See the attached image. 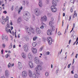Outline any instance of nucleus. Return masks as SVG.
<instances>
[{"mask_svg": "<svg viewBox=\"0 0 78 78\" xmlns=\"http://www.w3.org/2000/svg\"><path fill=\"white\" fill-rule=\"evenodd\" d=\"M74 78H78V75H77V74H76L74 75Z\"/></svg>", "mask_w": 78, "mask_h": 78, "instance_id": "nucleus-39", "label": "nucleus"}, {"mask_svg": "<svg viewBox=\"0 0 78 78\" xmlns=\"http://www.w3.org/2000/svg\"><path fill=\"white\" fill-rule=\"evenodd\" d=\"M44 48V46H42L40 49V51H42V50H43V49Z\"/></svg>", "mask_w": 78, "mask_h": 78, "instance_id": "nucleus-33", "label": "nucleus"}, {"mask_svg": "<svg viewBox=\"0 0 78 78\" xmlns=\"http://www.w3.org/2000/svg\"><path fill=\"white\" fill-rule=\"evenodd\" d=\"M47 17L46 16H44L41 17V20L42 22H45V21H47Z\"/></svg>", "mask_w": 78, "mask_h": 78, "instance_id": "nucleus-12", "label": "nucleus"}, {"mask_svg": "<svg viewBox=\"0 0 78 78\" xmlns=\"http://www.w3.org/2000/svg\"><path fill=\"white\" fill-rule=\"evenodd\" d=\"M47 34L48 35H51L52 33H51V31L50 30H48L47 31Z\"/></svg>", "mask_w": 78, "mask_h": 78, "instance_id": "nucleus-21", "label": "nucleus"}, {"mask_svg": "<svg viewBox=\"0 0 78 78\" xmlns=\"http://www.w3.org/2000/svg\"><path fill=\"white\" fill-rule=\"evenodd\" d=\"M22 75L23 78H26V77L27 76V75H28L27 72L25 71H23L22 73Z\"/></svg>", "mask_w": 78, "mask_h": 78, "instance_id": "nucleus-7", "label": "nucleus"}, {"mask_svg": "<svg viewBox=\"0 0 78 78\" xmlns=\"http://www.w3.org/2000/svg\"><path fill=\"white\" fill-rule=\"evenodd\" d=\"M2 20H1V22L2 25H4L5 23V21H3L4 20H5V17H3V16L2 17Z\"/></svg>", "mask_w": 78, "mask_h": 78, "instance_id": "nucleus-18", "label": "nucleus"}, {"mask_svg": "<svg viewBox=\"0 0 78 78\" xmlns=\"http://www.w3.org/2000/svg\"><path fill=\"white\" fill-rule=\"evenodd\" d=\"M76 38V36H73V39H75Z\"/></svg>", "mask_w": 78, "mask_h": 78, "instance_id": "nucleus-45", "label": "nucleus"}, {"mask_svg": "<svg viewBox=\"0 0 78 78\" xmlns=\"http://www.w3.org/2000/svg\"><path fill=\"white\" fill-rule=\"evenodd\" d=\"M51 11L53 12H56V11H57V9L56 8L53 6H51Z\"/></svg>", "mask_w": 78, "mask_h": 78, "instance_id": "nucleus-8", "label": "nucleus"}, {"mask_svg": "<svg viewBox=\"0 0 78 78\" xmlns=\"http://www.w3.org/2000/svg\"><path fill=\"white\" fill-rule=\"evenodd\" d=\"M26 30L27 33V34H31V32L32 33H34V29L32 27H30V29L28 27H26Z\"/></svg>", "mask_w": 78, "mask_h": 78, "instance_id": "nucleus-1", "label": "nucleus"}, {"mask_svg": "<svg viewBox=\"0 0 78 78\" xmlns=\"http://www.w3.org/2000/svg\"><path fill=\"white\" fill-rule=\"evenodd\" d=\"M37 39V37L36 36V37H33V41H36V39Z\"/></svg>", "mask_w": 78, "mask_h": 78, "instance_id": "nucleus-35", "label": "nucleus"}, {"mask_svg": "<svg viewBox=\"0 0 78 78\" xmlns=\"http://www.w3.org/2000/svg\"><path fill=\"white\" fill-rule=\"evenodd\" d=\"M77 15L76 13H74L73 16H75V17H76Z\"/></svg>", "mask_w": 78, "mask_h": 78, "instance_id": "nucleus-55", "label": "nucleus"}, {"mask_svg": "<svg viewBox=\"0 0 78 78\" xmlns=\"http://www.w3.org/2000/svg\"><path fill=\"white\" fill-rule=\"evenodd\" d=\"M47 41L49 45H51L52 44V42H51V37H48L47 38Z\"/></svg>", "mask_w": 78, "mask_h": 78, "instance_id": "nucleus-10", "label": "nucleus"}, {"mask_svg": "<svg viewBox=\"0 0 78 78\" xmlns=\"http://www.w3.org/2000/svg\"><path fill=\"white\" fill-rule=\"evenodd\" d=\"M10 27H9V25L8 24H7L6 26H5V30L7 33H10L11 34H12V32H11V30L9 29Z\"/></svg>", "mask_w": 78, "mask_h": 78, "instance_id": "nucleus-4", "label": "nucleus"}, {"mask_svg": "<svg viewBox=\"0 0 78 78\" xmlns=\"http://www.w3.org/2000/svg\"><path fill=\"white\" fill-rule=\"evenodd\" d=\"M22 21V19L21 18V17H19L18 19L17 20V22L18 23H19V22H20Z\"/></svg>", "mask_w": 78, "mask_h": 78, "instance_id": "nucleus-26", "label": "nucleus"}, {"mask_svg": "<svg viewBox=\"0 0 78 78\" xmlns=\"http://www.w3.org/2000/svg\"><path fill=\"white\" fill-rule=\"evenodd\" d=\"M2 47L3 48H5V44H2Z\"/></svg>", "mask_w": 78, "mask_h": 78, "instance_id": "nucleus-49", "label": "nucleus"}, {"mask_svg": "<svg viewBox=\"0 0 78 78\" xmlns=\"http://www.w3.org/2000/svg\"><path fill=\"white\" fill-rule=\"evenodd\" d=\"M18 68L20 70H21L22 69V63H21L20 62H18Z\"/></svg>", "mask_w": 78, "mask_h": 78, "instance_id": "nucleus-13", "label": "nucleus"}, {"mask_svg": "<svg viewBox=\"0 0 78 78\" xmlns=\"http://www.w3.org/2000/svg\"><path fill=\"white\" fill-rule=\"evenodd\" d=\"M5 76H8L9 75V72L8 70H5Z\"/></svg>", "mask_w": 78, "mask_h": 78, "instance_id": "nucleus-19", "label": "nucleus"}, {"mask_svg": "<svg viewBox=\"0 0 78 78\" xmlns=\"http://www.w3.org/2000/svg\"><path fill=\"white\" fill-rule=\"evenodd\" d=\"M71 3H74V0H70Z\"/></svg>", "mask_w": 78, "mask_h": 78, "instance_id": "nucleus-43", "label": "nucleus"}, {"mask_svg": "<svg viewBox=\"0 0 78 78\" xmlns=\"http://www.w3.org/2000/svg\"><path fill=\"white\" fill-rule=\"evenodd\" d=\"M12 34L13 36H14L15 35V33H14L13 31H12Z\"/></svg>", "mask_w": 78, "mask_h": 78, "instance_id": "nucleus-53", "label": "nucleus"}, {"mask_svg": "<svg viewBox=\"0 0 78 78\" xmlns=\"http://www.w3.org/2000/svg\"><path fill=\"white\" fill-rule=\"evenodd\" d=\"M1 78H5V76H2L1 77Z\"/></svg>", "mask_w": 78, "mask_h": 78, "instance_id": "nucleus-64", "label": "nucleus"}, {"mask_svg": "<svg viewBox=\"0 0 78 78\" xmlns=\"http://www.w3.org/2000/svg\"><path fill=\"white\" fill-rule=\"evenodd\" d=\"M12 47V43H11L10 45L9 46V49H11Z\"/></svg>", "mask_w": 78, "mask_h": 78, "instance_id": "nucleus-36", "label": "nucleus"}, {"mask_svg": "<svg viewBox=\"0 0 78 78\" xmlns=\"http://www.w3.org/2000/svg\"><path fill=\"white\" fill-rule=\"evenodd\" d=\"M71 66V63L69 64L68 66V68H70V66Z\"/></svg>", "mask_w": 78, "mask_h": 78, "instance_id": "nucleus-50", "label": "nucleus"}, {"mask_svg": "<svg viewBox=\"0 0 78 78\" xmlns=\"http://www.w3.org/2000/svg\"><path fill=\"white\" fill-rule=\"evenodd\" d=\"M35 73H34L32 76V77L33 78H38V77H37V76H39L40 75V74H39V73L38 72V71L37 70H35Z\"/></svg>", "mask_w": 78, "mask_h": 78, "instance_id": "nucleus-5", "label": "nucleus"}, {"mask_svg": "<svg viewBox=\"0 0 78 78\" xmlns=\"http://www.w3.org/2000/svg\"><path fill=\"white\" fill-rule=\"evenodd\" d=\"M8 68H10L11 67H12V64L11 63H9L8 65Z\"/></svg>", "mask_w": 78, "mask_h": 78, "instance_id": "nucleus-31", "label": "nucleus"}, {"mask_svg": "<svg viewBox=\"0 0 78 78\" xmlns=\"http://www.w3.org/2000/svg\"><path fill=\"white\" fill-rule=\"evenodd\" d=\"M55 29V27L52 26L51 27V31H54Z\"/></svg>", "mask_w": 78, "mask_h": 78, "instance_id": "nucleus-29", "label": "nucleus"}, {"mask_svg": "<svg viewBox=\"0 0 78 78\" xmlns=\"http://www.w3.org/2000/svg\"><path fill=\"white\" fill-rule=\"evenodd\" d=\"M39 7L41 8L43 6V3H42V1H40L39 2Z\"/></svg>", "mask_w": 78, "mask_h": 78, "instance_id": "nucleus-20", "label": "nucleus"}, {"mask_svg": "<svg viewBox=\"0 0 78 78\" xmlns=\"http://www.w3.org/2000/svg\"><path fill=\"white\" fill-rule=\"evenodd\" d=\"M36 32L37 34H40L41 33V31L40 30V29L38 27H37L36 29Z\"/></svg>", "mask_w": 78, "mask_h": 78, "instance_id": "nucleus-14", "label": "nucleus"}, {"mask_svg": "<svg viewBox=\"0 0 78 78\" xmlns=\"http://www.w3.org/2000/svg\"><path fill=\"white\" fill-rule=\"evenodd\" d=\"M71 40H70L69 41V44H70V42H71Z\"/></svg>", "mask_w": 78, "mask_h": 78, "instance_id": "nucleus-62", "label": "nucleus"}, {"mask_svg": "<svg viewBox=\"0 0 78 78\" xmlns=\"http://www.w3.org/2000/svg\"><path fill=\"white\" fill-rule=\"evenodd\" d=\"M8 56H9V54H7L6 55L5 57L6 58H8Z\"/></svg>", "mask_w": 78, "mask_h": 78, "instance_id": "nucleus-42", "label": "nucleus"}, {"mask_svg": "<svg viewBox=\"0 0 78 78\" xmlns=\"http://www.w3.org/2000/svg\"><path fill=\"white\" fill-rule=\"evenodd\" d=\"M28 74L29 75V77L31 78V77H32V76H33V74H32V72L31 70H29L28 71Z\"/></svg>", "mask_w": 78, "mask_h": 78, "instance_id": "nucleus-16", "label": "nucleus"}, {"mask_svg": "<svg viewBox=\"0 0 78 78\" xmlns=\"http://www.w3.org/2000/svg\"><path fill=\"white\" fill-rule=\"evenodd\" d=\"M22 56L23 58L24 59L26 58V55H25V54L24 53V52H23L22 53Z\"/></svg>", "mask_w": 78, "mask_h": 78, "instance_id": "nucleus-24", "label": "nucleus"}, {"mask_svg": "<svg viewBox=\"0 0 78 78\" xmlns=\"http://www.w3.org/2000/svg\"><path fill=\"white\" fill-rule=\"evenodd\" d=\"M3 13H4V14H6L7 13V12L6 11H4L3 12Z\"/></svg>", "mask_w": 78, "mask_h": 78, "instance_id": "nucleus-52", "label": "nucleus"}, {"mask_svg": "<svg viewBox=\"0 0 78 78\" xmlns=\"http://www.w3.org/2000/svg\"><path fill=\"white\" fill-rule=\"evenodd\" d=\"M59 70L58 69H57L56 71V73H58V71Z\"/></svg>", "mask_w": 78, "mask_h": 78, "instance_id": "nucleus-54", "label": "nucleus"}, {"mask_svg": "<svg viewBox=\"0 0 78 78\" xmlns=\"http://www.w3.org/2000/svg\"><path fill=\"white\" fill-rule=\"evenodd\" d=\"M6 37V35H3L2 36V40H4V39H5V38Z\"/></svg>", "mask_w": 78, "mask_h": 78, "instance_id": "nucleus-27", "label": "nucleus"}, {"mask_svg": "<svg viewBox=\"0 0 78 78\" xmlns=\"http://www.w3.org/2000/svg\"><path fill=\"white\" fill-rule=\"evenodd\" d=\"M40 61L39 58L38 57H36L34 58V62L37 64H39V62Z\"/></svg>", "mask_w": 78, "mask_h": 78, "instance_id": "nucleus-9", "label": "nucleus"}, {"mask_svg": "<svg viewBox=\"0 0 78 78\" xmlns=\"http://www.w3.org/2000/svg\"><path fill=\"white\" fill-rule=\"evenodd\" d=\"M20 11H21V10H20V9H19L18 11V13L19 14V13H20Z\"/></svg>", "mask_w": 78, "mask_h": 78, "instance_id": "nucleus-61", "label": "nucleus"}, {"mask_svg": "<svg viewBox=\"0 0 78 78\" xmlns=\"http://www.w3.org/2000/svg\"><path fill=\"white\" fill-rule=\"evenodd\" d=\"M44 25H42L40 27V29H44Z\"/></svg>", "mask_w": 78, "mask_h": 78, "instance_id": "nucleus-40", "label": "nucleus"}, {"mask_svg": "<svg viewBox=\"0 0 78 78\" xmlns=\"http://www.w3.org/2000/svg\"><path fill=\"white\" fill-rule=\"evenodd\" d=\"M77 56H78V54H76L75 56V58H77Z\"/></svg>", "mask_w": 78, "mask_h": 78, "instance_id": "nucleus-60", "label": "nucleus"}, {"mask_svg": "<svg viewBox=\"0 0 78 78\" xmlns=\"http://www.w3.org/2000/svg\"><path fill=\"white\" fill-rule=\"evenodd\" d=\"M75 23H73V27L72 28L73 29L75 28Z\"/></svg>", "mask_w": 78, "mask_h": 78, "instance_id": "nucleus-51", "label": "nucleus"}, {"mask_svg": "<svg viewBox=\"0 0 78 78\" xmlns=\"http://www.w3.org/2000/svg\"><path fill=\"white\" fill-rule=\"evenodd\" d=\"M58 34L59 35V36H60V35H61V33L60 32H59L58 33Z\"/></svg>", "mask_w": 78, "mask_h": 78, "instance_id": "nucleus-57", "label": "nucleus"}, {"mask_svg": "<svg viewBox=\"0 0 78 78\" xmlns=\"http://www.w3.org/2000/svg\"><path fill=\"white\" fill-rule=\"evenodd\" d=\"M32 51L33 53L35 54L37 53V49L35 48H32Z\"/></svg>", "mask_w": 78, "mask_h": 78, "instance_id": "nucleus-17", "label": "nucleus"}, {"mask_svg": "<svg viewBox=\"0 0 78 78\" xmlns=\"http://www.w3.org/2000/svg\"><path fill=\"white\" fill-rule=\"evenodd\" d=\"M20 34H18V38H20Z\"/></svg>", "mask_w": 78, "mask_h": 78, "instance_id": "nucleus-59", "label": "nucleus"}, {"mask_svg": "<svg viewBox=\"0 0 78 78\" xmlns=\"http://www.w3.org/2000/svg\"><path fill=\"white\" fill-rule=\"evenodd\" d=\"M5 41H8V36H6V37H5Z\"/></svg>", "mask_w": 78, "mask_h": 78, "instance_id": "nucleus-41", "label": "nucleus"}, {"mask_svg": "<svg viewBox=\"0 0 78 78\" xmlns=\"http://www.w3.org/2000/svg\"><path fill=\"white\" fill-rule=\"evenodd\" d=\"M30 13L28 12H27L25 15L23 16L24 19L26 21H27V20H29V19L30 18Z\"/></svg>", "mask_w": 78, "mask_h": 78, "instance_id": "nucleus-2", "label": "nucleus"}, {"mask_svg": "<svg viewBox=\"0 0 78 78\" xmlns=\"http://www.w3.org/2000/svg\"><path fill=\"white\" fill-rule=\"evenodd\" d=\"M42 70V66L40 65H37V66L36 68L35 69V70Z\"/></svg>", "mask_w": 78, "mask_h": 78, "instance_id": "nucleus-6", "label": "nucleus"}, {"mask_svg": "<svg viewBox=\"0 0 78 78\" xmlns=\"http://www.w3.org/2000/svg\"><path fill=\"white\" fill-rule=\"evenodd\" d=\"M38 64H40L41 65H42L43 64V62L41 61H39L38 62Z\"/></svg>", "mask_w": 78, "mask_h": 78, "instance_id": "nucleus-32", "label": "nucleus"}, {"mask_svg": "<svg viewBox=\"0 0 78 78\" xmlns=\"http://www.w3.org/2000/svg\"><path fill=\"white\" fill-rule=\"evenodd\" d=\"M11 9H12V11H13V10L14 9V6L13 5L12 7L11 8Z\"/></svg>", "mask_w": 78, "mask_h": 78, "instance_id": "nucleus-46", "label": "nucleus"}, {"mask_svg": "<svg viewBox=\"0 0 78 78\" xmlns=\"http://www.w3.org/2000/svg\"><path fill=\"white\" fill-rule=\"evenodd\" d=\"M32 54H31V53H29L28 55V58L29 59H31V58H32Z\"/></svg>", "mask_w": 78, "mask_h": 78, "instance_id": "nucleus-22", "label": "nucleus"}, {"mask_svg": "<svg viewBox=\"0 0 78 78\" xmlns=\"http://www.w3.org/2000/svg\"><path fill=\"white\" fill-rule=\"evenodd\" d=\"M46 54L47 55H50V52H47L46 53Z\"/></svg>", "mask_w": 78, "mask_h": 78, "instance_id": "nucleus-44", "label": "nucleus"}, {"mask_svg": "<svg viewBox=\"0 0 78 78\" xmlns=\"http://www.w3.org/2000/svg\"><path fill=\"white\" fill-rule=\"evenodd\" d=\"M45 75L46 76H48V72H45Z\"/></svg>", "mask_w": 78, "mask_h": 78, "instance_id": "nucleus-37", "label": "nucleus"}, {"mask_svg": "<svg viewBox=\"0 0 78 78\" xmlns=\"http://www.w3.org/2000/svg\"><path fill=\"white\" fill-rule=\"evenodd\" d=\"M24 47V50L26 52H27V51H28V50L29 49H28V46L27 45H24L23 46Z\"/></svg>", "mask_w": 78, "mask_h": 78, "instance_id": "nucleus-11", "label": "nucleus"}, {"mask_svg": "<svg viewBox=\"0 0 78 78\" xmlns=\"http://www.w3.org/2000/svg\"><path fill=\"white\" fill-rule=\"evenodd\" d=\"M49 24L50 26H53L54 24V22L50 21L49 22Z\"/></svg>", "mask_w": 78, "mask_h": 78, "instance_id": "nucleus-25", "label": "nucleus"}, {"mask_svg": "<svg viewBox=\"0 0 78 78\" xmlns=\"http://www.w3.org/2000/svg\"><path fill=\"white\" fill-rule=\"evenodd\" d=\"M29 66L30 68H33V64L32 63V62L30 61L29 62Z\"/></svg>", "mask_w": 78, "mask_h": 78, "instance_id": "nucleus-15", "label": "nucleus"}, {"mask_svg": "<svg viewBox=\"0 0 78 78\" xmlns=\"http://www.w3.org/2000/svg\"><path fill=\"white\" fill-rule=\"evenodd\" d=\"M10 25H12V21H10Z\"/></svg>", "mask_w": 78, "mask_h": 78, "instance_id": "nucleus-63", "label": "nucleus"}, {"mask_svg": "<svg viewBox=\"0 0 78 78\" xmlns=\"http://www.w3.org/2000/svg\"><path fill=\"white\" fill-rule=\"evenodd\" d=\"M29 3V2H28V1H27L26 2V4L27 5H28V4Z\"/></svg>", "mask_w": 78, "mask_h": 78, "instance_id": "nucleus-56", "label": "nucleus"}, {"mask_svg": "<svg viewBox=\"0 0 78 78\" xmlns=\"http://www.w3.org/2000/svg\"><path fill=\"white\" fill-rule=\"evenodd\" d=\"M53 20H54V19H53V18H51V21L53 22Z\"/></svg>", "mask_w": 78, "mask_h": 78, "instance_id": "nucleus-47", "label": "nucleus"}, {"mask_svg": "<svg viewBox=\"0 0 78 78\" xmlns=\"http://www.w3.org/2000/svg\"><path fill=\"white\" fill-rule=\"evenodd\" d=\"M74 9V6H72L71 9H70V11L71 12H73V9Z\"/></svg>", "mask_w": 78, "mask_h": 78, "instance_id": "nucleus-34", "label": "nucleus"}, {"mask_svg": "<svg viewBox=\"0 0 78 78\" xmlns=\"http://www.w3.org/2000/svg\"><path fill=\"white\" fill-rule=\"evenodd\" d=\"M23 5H25V1H23Z\"/></svg>", "mask_w": 78, "mask_h": 78, "instance_id": "nucleus-48", "label": "nucleus"}, {"mask_svg": "<svg viewBox=\"0 0 78 78\" xmlns=\"http://www.w3.org/2000/svg\"><path fill=\"white\" fill-rule=\"evenodd\" d=\"M36 45H37V44L36 42H34L32 43V45L33 47H36Z\"/></svg>", "mask_w": 78, "mask_h": 78, "instance_id": "nucleus-30", "label": "nucleus"}, {"mask_svg": "<svg viewBox=\"0 0 78 78\" xmlns=\"http://www.w3.org/2000/svg\"><path fill=\"white\" fill-rule=\"evenodd\" d=\"M25 39L27 41H29V37H28V36H27Z\"/></svg>", "mask_w": 78, "mask_h": 78, "instance_id": "nucleus-38", "label": "nucleus"}, {"mask_svg": "<svg viewBox=\"0 0 78 78\" xmlns=\"http://www.w3.org/2000/svg\"><path fill=\"white\" fill-rule=\"evenodd\" d=\"M2 54H3V49H2L1 51Z\"/></svg>", "mask_w": 78, "mask_h": 78, "instance_id": "nucleus-58", "label": "nucleus"}, {"mask_svg": "<svg viewBox=\"0 0 78 78\" xmlns=\"http://www.w3.org/2000/svg\"><path fill=\"white\" fill-rule=\"evenodd\" d=\"M34 12L37 16H38L41 14V12L39 9L38 8L35 9L34 10Z\"/></svg>", "mask_w": 78, "mask_h": 78, "instance_id": "nucleus-3", "label": "nucleus"}, {"mask_svg": "<svg viewBox=\"0 0 78 78\" xmlns=\"http://www.w3.org/2000/svg\"><path fill=\"white\" fill-rule=\"evenodd\" d=\"M52 6H57V4L55 2V1H53L52 2Z\"/></svg>", "mask_w": 78, "mask_h": 78, "instance_id": "nucleus-23", "label": "nucleus"}, {"mask_svg": "<svg viewBox=\"0 0 78 78\" xmlns=\"http://www.w3.org/2000/svg\"><path fill=\"white\" fill-rule=\"evenodd\" d=\"M9 18H8V16H7L6 18L5 19V22H8V19Z\"/></svg>", "mask_w": 78, "mask_h": 78, "instance_id": "nucleus-28", "label": "nucleus"}]
</instances>
